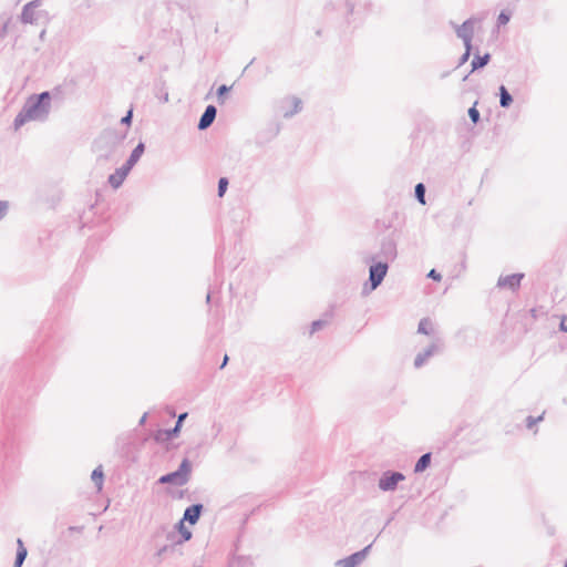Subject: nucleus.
I'll use <instances>...</instances> for the list:
<instances>
[{"instance_id":"obj_21","label":"nucleus","mask_w":567,"mask_h":567,"mask_svg":"<svg viewBox=\"0 0 567 567\" xmlns=\"http://www.w3.org/2000/svg\"><path fill=\"white\" fill-rule=\"evenodd\" d=\"M229 567H254V561L249 556H234L229 560Z\"/></svg>"},{"instance_id":"obj_32","label":"nucleus","mask_w":567,"mask_h":567,"mask_svg":"<svg viewBox=\"0 0 567 567\" xmlns=\"http://www.w3.org/2000/svg\"><path fill=\"white\" fill-rule=\"evenodd\" d=\"M326 324H327V321L321 320V319L312 321V323L310 326V334H313L317 331L321 330L323 327H326Z\"/></svg>"},{"instance_id":"obj_43","label":"nucleus","mask_w":567,"mask_h":567,"mask_svg":"<svg viewBox=\"0 0 567 567\" xmlns=\"http://www.w3.org/2000/svg\"><path fill=\"white\" fill-rule=\"evenodd\" d=\"M544 414L545 413H543L539 416L535 417L536 423H539V422H542L544 420Z\"/></svg>"},{"instance_id":"obj_24","label":"nucleus","mask_w":567,"mask_h":567,"mask_svg":"<svg viewBox=\"0 0 567 567\" xmlns=\"http://www.w3.org/2000/svg\"><path fill=\"white\" fill-rule=\"evenodd\" d=\"M176 528L181 534V539L175 542V545H182L183 543L188 542L192 538L193 534L188 528L185 527L183 520H179L177 523Z\"/></svg>"},{"instance_id":"obj_30","label":"nucleus","mask_w":567,"mask_h":567,"mask_svg":"<svg viewBox=\"0 0 567 567\" xmlns=\"http://www.w3.org/2000/svg\"><path fill=\"white\" fill-rule=\"evenodd\" d=\"M464 48H465V51H464V53L460 58L458 66L463 65L464 63H466L468 61L471 54H472V49H473L472 44L464 45Z\"/></svg>"},{"instance_id":"obj_38","label":"nucleus","mask_w":567,"mask_h":567,"mask_svg":"<svg viewBox=\"0 0 567 567\" xmlns=\"http://www.w3.org/2000/svg\"><path fill=\"white\" fill-rule=\"evenodd\" d=\"M344 6H346L347 14H352L353 11H354V3H353V1L347 0Z\"/></svg>"},{"instance_id":"obj_8","label":"nucleus","mask_w":567,"mask_h":567,"mask_svg":"<svg viewBox=\"0 0 567 567\" xmlns=\"http://www.w3.org/2000/svg\"><path fill=\"white\" fill-rule=\"evenodd\" d=\"M186 417H187L186 412L181 413L175 422L174 429L158 430L154 435L155 441L164 442V441H171L174 437H176L179 434L181 429L183 426V422Z\"/></svg>"},{"instance_id":"obj_33","label":"nucleus","mask_w":567,"mask_h":567,"mask_svg":"<svg viewBox=\"0 0 567 567\" xmlns=\"http://www.w3.org/2000/svg\"><path fill=\"white\" fill-rule=\"evenodd\" d=\"M10 22H11V18H8L7 21H4V23L0 28V40H3L7 37V34L9 32Z\"/></svg>"},{"instance_id":"obj_28","label":"nucleus","mask_w":567,"mask_h":567,"mask_svg":"<svg viewBox=\"0 0 567 567\" xmlns=\"http://www.w3.org/2000/svg\"><path fill=\"white\" fill-rule=\"evenodd\" d=\"M228 179L226 177H220L218 179L217 194L219 197H223L228 188Z\"/></svg>"},{"instance_id":"obj_37","label":"nucleus","mask_w":567,"mask_h":567,"mask_svg":"<svg viewBox=\"0 0 567 567\" xmlns=\"http://www.w3.org/2000/svg\"><path fill=\"white\" fill-rule=\"evenodd\" d=\"M427 278H431L435 281H440L442 279V276L439 271H436L435 269H431L427 274Z\"/></svg>"},{"instance_id":"obj_49","label":"nucleus","mask_w":567,"mask_h":567,"mask_svg":"<svg viewBox=\"0 0 567 567\" xmlns=\"http://www.w3.org/2000/svg\"><path fill=\"white\" fill-rule=\"evenodd\" d=\"M44 34H45V31L43 30V31L41 32V34H40V38H43V37H44Z\"/></svg>"},{"instance_id":"obj_18","label":"nucleus","mask_w":567,"mask_h":567,"mask_svg":"<svg viewBox=\"0 0 567 567\" xmlns=\"http://www.w3.org/2000/svg\"><path fill=\"white\" fill-rule=\"evenodd\" d=\"M28 556V549L24 546V543L21 538L17 539V553H16V559L13 563V567H22L25 558Z\"/></svg>"},{"instance_id":"obj_20","label":"nucleus","mask_w":567,"mask_h":567,"mask_svg":"<svg viewBox=\"0 0 567 567\" xmlns=\"http://www.w3.org/2000/svg\"><path fill=\"white\" fill-rule=\"evenodd\" d=\"M491 60V54L489 53H485L484 55H480V54H474V58L471 62V66H472V70L471 72H474L478 69H482L484 68L485 65L488 64Z\"/></svg>"},{"instance_id":"obj_11","label":"nucleus","mask_w":567,"mask_h":567,"mask_svg":"<svg viewBox=\"0 0 567 567\" xmlns=\"http://www.w3.org/2000/svg\"><path fill=\"white\" fill-rule=\"evenodd\" d=\"M525 274L523 272H516L507 276H499L496 287L497 288H507L513 292L518 291L520 288L522 280L524 279Z\"/></svg>"},{"instance_id":"obj_47","label":"nucleus","mask_w":567,"mask_h":567,"mask_svg":"<svg viewBox=\"0 0 567 567\" xmlns=\"http://www.w3.org/2000/svg\"><path fill=\"white\" fill-rule=\"evenodd\" d=\"M254 61H255V59L250 60V63L244 69V71H246L248 69V66L254 63Z\"/></svg>"},{"instance_id":"obj_29","label":"nucleus","mask_w":567,"mask_h":567,"mask_svg":"<svg viewBox=\"0 0 567 567\" xmlns=\"http://www.w3.org/2000/svg\"><path fill=\"white\" fill-rule=\"evenodd\" d=\"M231 86H227L226 84H221L218 89H217V99H218V102L220 104L224 103V96L230 91Z\"/></svg>"},{"instance_id":"obj_4","label":"nucleus","mask_w":567,"mask_h":567,"mask_svg":"<svg viewBox=\"0 0 567 567\" xmlns=\"http://www.w3.org/2000/svg\"><path fill=\"white\" fill-rule=\"evenodd\" d=\"M389 271L386 261H375L369 267V279L362 287V295L368 296L378 289Z\"/></svg>"},{"instance_id":"obj_25","label":"nucleus","mask_w":567,"mask_h":567,"mask_svg":"<svg viewBox=\"0 0 567 567\" xmlns=\"http://www.w3.org/2000/svg\"><path fill=\"white\" fill-rule=\"evenodd\" d=\"M91 480L93 481V483L95 484L97 489L101 491L102 486H103V480H104V473L102 471V466H97L96 468L93 470V472L91 474Z\"/></svg>"},{"instance_id":"obj_46","label":"nucleus","mask_w":567,"mask_h":567,"mask_svg":"<svg viewBox=\"0 0 567 567\" xmlns=\"http://www.w3.org/2000/svg\"><path fill=\"white\" fill-rule=\"evenodd\" d=\"M210 297H212V295H210V292H208V293H207V296H206V301H207V302H209V301H210Z\"/></svg>"},{"instance_id":"obj_7","label":"nucleus","mask_w":567,"mask_h":567,"mask_svg":"<svg viewBox=\"0 0 567 567\" xmlns=\"http://www.w3.org/2000/svg\"><path fill=\"white\" fill-rule=\"evenodd\" d=\"M42 6V0H32L25 3L20 14V21L23 24H37L42 17L43 11L37 9Z\"/></svg>"},{"instance_id":"obj_48","label":"nucleus","mask_w":567,"mask_h":567,"mask_svg":"<svg viewBox=\"0 0 567 567\" xmlns=\"http://www.w3.org/2000/svg\"><path fill=\"white\" fill-rule=\"evenodd\" d=\"M137 60H138V62H142L144 60V56L140 55Z\"/></svg>"},{"instance_id":"obj_23","label":"nucleus","mask_w":567,"mask_h":567,"mask_svg":"<svg viewBox=\"0 0 567 567\" xmlns=\"http://www.w3.org/2000/svg\"><path fill=\"white\" fill-rule=\"evenodd\" d=\"M499 91V105L501 107L508 109L511 104L513 103V96L508 92L505 85H501L498 87Z\"/></svg>"},{"instance_id":"obj_12","label":"nucleus","mask_w":567,"mask_h":567,"mask_svg":"<svg viewBox=\"0 0 567 567\" xmlns=\"http://www.w3.org/2000/svg\"><path fill=\"white\" fill-rule=\"evenodd\" d=\"M281 112L285 118H290L302 109V102L299 97L292 96L281 101Z\"/></svg>"},{"instance_id":"obj_13","label":"nucleus","mask_w":567,"mask_h":567,"mask_svg":"<svg viewBox=\"0 0 567 567\" xmlns=\"http://www.w3.org/2000/svg\"><path fill=\"white\" fill-rule=\"evenodd\" d=\"M396 243L393 238L385 237L381 241L379 256L388 262V260H394L396 258Z\"/></svg>"},{"instance_id":"obj_15","label":"nucleus","mask_w":567,"mask_h":567,"mask_svg":"<svg viewBox=\"0 0 567 567\" xmlns=\"http://www.w3.org/2000/svg\"><path fill=\"white\" fill-rule=\"evenodd\" d=\"M216 115H217L216 106H214L212 104L207 105L205 111L203 112V114L199 117L197 128L199 131L207 130L214 123Z\"/></svg>"},{"instance_id":"obj_14","label":"nucleus","mask_w":567,"mask_h":567,"mask_svg":"<svg viewBox=\"0 0 567 567\" xmlns=\"http://www.w3.org/2000/svg\"><path fill=\"white\" fill-rule=\"evenodd\" d=\"M132 168L133 167L127 166V164L124 163L121 167L116 168L115 172L109 176V184L114 189H117L123 184Z\"/></svg>"},{"instance_id":"obj_6","label":"nucleus","mask_w":567,"mask_h":567,"mask_svg":"<svg viewBox=\"0 0 567 567\" xmlns=\"http://www.w3.org/2000/svg\"><path fill=\"white\" fill-rule=\"evenodd\" d=\"M405 481V475L398 471H384L379 481L378 487L382 492H394L399 483Z\"/></svg>"},{"instance_id":"obj_17","label":"nucleus","mask_w":567,"mask_h":567,"mask_svg":"<svg viewBox=\"0 0 567 567\" xmlns=\"http://www.w3.org/2000/svg\"><path fill=\"white\" fill-rule=\"evenodd\" d=\"M417 333L425 334L433 339V336H440L436 333L434 323L430 318H422L417 324Z\"/></svg>"},{"instance_id":"obj_50","label":"nucleus","mask_w":567,"mask_h":567,"mask_svg":"<svg viewBox=\"0 0 567 567\" xmlns=\"http://www.w3.org/2000/svg\"><path fill=\"white\" fill-rule=\"evenodd\" d=\"M564 567H567V561L565 563V566Z\"/></svg>"},{"instance_id":"obj_35","label":"nucleus","mask_w":567,"mask_h":567,"mask_svg":"<svg viewBox=\"0 0 567 567\" xmlns=\"http://www.w3.org/2000/svg\"><path fill=\"white\" fill-rule=\"evenodd\" d=\"M133 118V110H128L127 113L121 118V123L124 125H131Z\"/></svg>"},{"instance_id":"obj_34","label":"nucleus","mask_w":567,"mask_h":567,"mask_svg":"<svg viewBox=\"0 0 567 567\" xmlns=\"http://www.w3.org/2000/svg\"><path fill=\"white\" fill-rule=\"evenodd\" d=\"M9 212V203L7 200H0V220L3 219Z\"/></svg>"},{"instance_id":"obj_45","label":"nucleus","mask_w":567,"mask_h":567,"mask_svg":"<svg viewBox=\"0 0 567 567\" xmlns=\"http://www.w3.org/2000/svg\"><path fill=\"white\" fill-rule=\"evenodd\" d=\"M162 100H163V102H168V93H165V94L163 95V99H162Z\"/></svg>"},{"instance_id":"obj_10","label":"nucleus","mask_w":567,"mask_h":567,"mask_svg":"<svg viewBox=\"0 0 567 567\" xmlns=\"http://www.w3.org/2000/svg\"><path fill=\"white\" fill-rule=\"evenodd\" d=\"M477 20L470 18L465 20L461 25H454L457 38L462 39L464 45L472 44L474 35V27Z\"/></svg>"},{"instance_id":"obj_3","label":"nucleus","mask_w":567,"mask_h":567,"mask_svg":"<svg viewBox=\"0 0 567 567\" xmlns=\"http://www.w3.org/2000/svg\"><path fill=\"white\" fill-rule=\"evenodd\" d=\"M445 350V341L441 336H433L431 342L419 351L414 358L413 367L419 370L423 368L435 355H441Z\"/></svg>"},{"instance_id":"obj_19","label":"nucleus","mask_w":567,"mask_h":567,"mask_svg":"<svg viewBox=\"0 0 567 567\" xmlns=\"http://www.w3.org/2000/svg\"><path fill=\"white\" fill-rule=\"evenodd\" d=\"M145 152V144L143 142H140L135 147L134 150L132 151L131 155L128 156V158L126 159V164L127 166H131V167H134L135 164L140 161V158L142 157V155L144 154Z\"/></svg>"},{"instance_id":"obj_27","label":"nucleus","mask_w":567,"mask_h":567,"mask_svg":"<svg viewBox=\"0 0 567 567\" xmlns=\"http://www.w3.org/2000/svg\"><path fill=\"white\" fill-rule=\"evenodd\" d=\"M476 104H477V102H475L474 105L472 107H470L467 111L468 117L474 124H477L481 118L480 112L476 109Z\"/></svg>"},{"instance_id":"obj_31","label":"nucleus","mask_w":567,"mask_h":567,"mask_svg":"<svg viewBox=\"0 0 567 567\" xmlns=\"http://www.w3.org/2000/svg\"><path fill=\"white\" fill-rule=\"evenodd\" d=\"M509 20H511V13H508L505 10H503V11H501V13L497 17V25L498 27L505 25V24H507L509 22Z\"/></svg>"},{"instance_id":"obj_1","label":"nucleus","mask_w":567,"mask_h":567,"mask_svg":"<svg viewBox=\"0 0 567 567\" xmlns=\"http://www.w3.org/2000/svg\"><path fill=\"white\" fill-rule=\"evenodd\" d=\"M51 110V92L44 91L30 96L13 121V126L19 130L29 121H45Z\"/></svg>"},{"instance_id":"obj_36","label":"nucleus","mask_w":567,"mask_h":567,"mask_svg":"<svg viewBox=\"0 0 567 567\" xmlns=\"http://www.w3.org/2000/svg\"><path fill=\"white\" fill-rule=\"evenodd\" d=\"M174 546L172 545H164L156 551L155 556L161 558L163 555H165L168 550H173Z\"/></svg>"},{"instance_id":"obj_5","label":"nucleus","mask_w":567,"mask_h":567,"mask_svg":"<svg viewBox=\"0 0 567 567\" xmlns=\"http://www.w3.org/2000/svg\"><path fill=\"white\" fill-rule=\"evenodd\" d=\"M192 473V463L185 457L178 468L174 472L162 475L158 478L159 484H172L175 486H183L188 483Z\"/></svg>"},{"instance_id":"obj_44","label":"nucleus","mask_w":567,"mask_h":567,"mask_svg":"<svg viewBox=\"0 0 567 567\" xmlns=\"http://www.w3.org/2000/svg\"><path fill=\"white\" fill-rule=\"evenodd\" d=\"M544 414L545 413H543L539 416L535 417L536 423H539V422H542L544 420Z\"/></svg>"},{"instance_id":"obj_26","label":"nucleus","mask_w":567,"mask_h":567,"mask_svg":"<svg viewBox=\"0 0 567 567\" xmlns=\"http://www.w3.org/2000/svg\"><path fill=\"white\" fill-rule=\"evenodd\" d=\"M425 193H426V188H425V185L423 183H419V184L415 185V187H414V196H415L416 200L421 205H425L426 204Z\"/></svg>"},{"instance_id":"obj_42","label":"nucleus","mask_w":567,"mask_h":567,"mask_svg":"<svg viewBox=\"0 0 567 567\" xmlns=\"http://www.w3.org/2000/svg\"><path fill=\"white\" fill-rule=\"evenodd\" d=\"M146 419H147V413H144V414L142 415V417L140 419V421H138V425H143V424H145Z\"/></svg>"},{"instance_id":"obj_40","label":"nucleus","mask_w":567,"mask_h":567,"mask_svg":"<svg viewBox=\"0 0 567 567\" xmlns=\"http://www.w3.org/2000/svg\"><path fill=\"white\" fill-rule=\"evenodd\" d=\"M559 330L563 331V332H567V316H564L561 318V321H560V324H559Z\"/></svg>"},{"instance_id":"obj_22","label":"nucleus","mask_w":567,"mask_h":567,"mask_svg":"<svg viewBox=\"0 0 567 567\" xmlns=\"http://www.w3.org/2000/svg\"><path fill=\"white\" fill-rule=\"evenodd\" d=\"M432 454L430 452L421 455L414 465V473L424 472L430 466Z\"/></svg>"},{"instance_id":"obj_41","label":"nucleus","mask_w":567,"mask_h":567,"mask_svg":"<svg viewBox=\"0 0 567 567\" xmlns=\"http://www.w3.org/2000/svg\"><path fill=\"white\" fill-rule=\"evenodd\" d=\"M228 361H229V357L227 354H225L219 369H224L227 365Z\"/></svg>"},{"instance_id":"obj_39","label":"nucleus","mask_w":567,"mask_h":567,"mask_svg":"<svg viewBox=\"0 0 567 567\" xmlns=\"http://www.w3.org/2000/svg\"><path fill=\"white\" fill-rule=\"evenodd\" d=\"M537 424L536 421H535V417L529 415L526 417V427L527 429H533V426Z\"/></svg>"},{"instance_id":"obj_2","label":"nucleus","mask_w":567,"mask_h":567,"mask_svg":"<svg viewBox=\"0 0 567 567\" xmlns=\"http://www.w3.org/2000/svg\"><path fill=\"white\" fill-rule=\"evenodd\" d=\"M125 138L124 134H121L116 130L106 128L94 140L92 148L100 158L109 159L113 156L118 145Z\"/></svg>"},{"instance_id":"obj_9","label":"nucleus","mask_w":567,"mask_h":567,"mask_svg":"<svg viewBox=\"0 0 567 567\" xmlns=\"http://www.w3.org/2000/svg\"><path fill=\"white\" fill-rule=\"evenodd\" d=\"M371 547H372V544L365 546L363 549H361L359 551L351 554L350 556H348L346 558L337 560L336 566H338V567H358L367 558Z\"/></svg>"},{"instance_id":"obj_16","label":"nucleus","mask_w":567,"mask_h":567,"mask_svg":"<svg viewBox=\"0 0 567 567\" xmlns=\"http://www.w3.org/2000/svg\"><path fill=\"white\" fill-rule=\"evenodd\" d=\"M203 509V504H193L185 509L184 516L181 520L188 522L190 525H194L199 520Z\"/></svg>"}]
</instances>
